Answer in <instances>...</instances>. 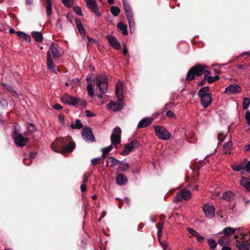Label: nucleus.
<instances>
[{
	"mask_svg": "<svg viewBox=\"0 0 250 250\" xmlns=\"http://www.w3.org/2000/svg\"><path fill=\"white\" fill-rule=\"evenodd\" d=\"M75 147V143L72 141L70 136L58 138L51 144L53 150L63 154L72 151Z\"/></svg>",
	"mask_w": 250,
	"mask_h": 250,
	"instance_id": "f257e3e1",
	"label": "nucleus"
},
{
	"mask_svg": "<svg viewBox=\"0 0 250 250\" xmlns=\"http://www.w3.org/2000/svg\"><path fill=\"white\" fill-rule=\"evenodd\" d=\"M123 83L119 81L116 83L115 93L116 96L118 98V101L115 103L112 100H111L109 103L107 104V108L112 109L113 111H120L123 106Z\"/></svg>",
	"mask_w": 250,
	"mask_h": 250,
	"instance_id": "f03ea898",
	"label": "nucleus"
},
{
	"mask_svg": "<svg viewBox=\"0 0 250 250\" xmlns=\"http://www.w3.org/2000/svg\"><path fill=\"white\" fill-rule=\"evenodd\" d=\"M206 67V66L201 65H195L192 67L188 72L187 80L188 81L192 80L195 76H200L203 74L204 71L206 73V75H208L209 72L205 70Z\"/></svg>",
	"mask_w": 250,
	"mask_h": 250,
	"instance_id": "7ed1b4c3",
	"label": "nucleus"
},
{
	"mask_svg": "<svg viewBox=\"0 0 250 250\" xmlns=\"http://www.w3.org/2000/svg\"><path fill=\"white\" fill-rule=\"evenodd\" d=\"M96 83L101 93L107 92L108 89V78L107 77H101L99 75L96 76Z\"/></svg>",
	"mask_w": 250,
	"mask_h": 250,
	"instance_id": "20e7f679",
	"label": "nucleus"
},
{
	"mask_svg": "<svg viewBox=\"0 0 250 250\" xmlns=\"http://www.w3.org/2000/svg\"><path fill=\"white\" fill-rule=\"evenodd\" d=\"M155 132L156 136L159 139L167 140L170 137L169 132L162 126L158 125L155 126Z\"/></svg>",
	"mask_w": 250,
	"mask_h": 250,
	"instance_id": "39448f33",
	"label": "nucleus"
},
{
	"mask_svg": "<svg viewBox=\"0 0 250 250\" xmlns=\"http://www.w3.org/2000/svg\"><path fill=\"white\" fill-rule=\"evenodd\" d=\"M121 129L118 127L116 126L113 129L110 139L111 142L113 145L116 146L121 143Z\"/></svg>",
	"mask_w": 250,
	"mask_h": 250,
	"instance_id": "423d86ee",
	"label": "nucleus"
},
{
	"mask_svg": "<svg viewBox=\"0 0 250 250\" xmlns=\"http://www.w3.org/2000/svg\"><path fill=\"white\" fill-rule=\"evenodd\" d=\"M191 194L190 191L187 189L184 188L179 192L174 197V201L175 202H179L182 199L188 200L190 199Z\"/></svg>",
	"mask_w": 250,
	"mask_h": 250,
	"instance_id": "0eeeda50",
	"label": "nucleus"
},
{
	"mask_svg": "<svg viewBox=\"0 0 250 250\" xmlns=\"http://www.w3.org/2000/svg\"><path fill=\"white\" fill-rule=\"evenodd\" d=\"M82 136L86 142H93L95 141V138L90 127L84 126L82 130Z\"/></svg>",
	"mask_w": 250,
	"mask_h": 250,
	"instance_id": "6e6552de",
	"label": "nucleus"
},
{
	"mask_svg": "<svg viewBox=\"0 0 250 250\" xmlns=\"http://www.w3.org/2000/svg\"><path fill=\"white\" fill-rule=\"evenodd\" d=\"M78 98L73 97L66 93L61 97V101L65 104L70 105L76 106L78 103Z\"/></svg>",
	"mask_w": 250,
	"mask_h": 250,
	"instance_id": "1a4fd4ad",
	"label": "nucleus"
},
{
	"mask_svg": "<svg viewBox=\"0 0 250 250\" xmlns=\"http://www.w3.org/2000/svg\"><path fill=\"white\" fill-rule=\"evenodd\" d=\"M203 211L206 217L212 219L214 217L215 208L212 204H206L203 207Z\"/></svg>",
	"mask_w": 250,
	"mask_h": 250,
	"instance_id": "9d476101",
	"label": "nucleus"
},
{
	"mask_svg": "<svg viewBox=\"0 0 250 250\" xmlns=\"http://www.w3.org/2000/svg\"><path fill=\"white\" fill-rule=\"evenodd\" d=\"M138 142L136 140H133L130 143L125 145V149L122 151L121 154L123 156L128 155L134 148L138 147Z\"/></svg>",
	"mask_w": 250,
	"mask_h": 250,
	"instance_id": "9b49d317",
	"label": "nucleus"
},
{
	"mask_svg": "<svg viewBox=\"0 0 250 250\" xmlns=\"http://www.w3.org/2000/svg\"><path fill=\"white\" fill-rule=\"evenodd\" d=\"M14 142L16 146L22 147L25 146L27 142V139L24 138L21 134L15 132L13 135Z\"/></svg>",
	"mask_w": 250,
	"mask_h": 250,
	"instance_id": "f8f14e48",
	"label": "nucleus"
},
{
	"mask_svg": "<svg viewBox=\"0 0 250 250\" xmlns=\"http://www.w3.org/2000/svg\"><path fill=\"white\" fill-rule=\"evenodd\" d=\"M241 88L238 84H230L227 86L225 90V93L228 94H234L239 93Z\"/></svg>",
	"mask_w": 250,
	"mask_h": 250,
	"instance_id": "ddd939ff",
	"label": "nucleus"
},
{
	"mask_svg": "<svg viewBox=\"0 0 250 250\" xmlns=\"http://www.w3.org/2000/svg\"><path fill=\"white\" fill-rule=\"evenodd\" d=\"M106 38L112 47L118 50L121 49V44L115 36L111 35H108L106 36Z\"/></svg>",
	"mask_w": 250,
	"mask_h": 250,
	"instance_id": "4468645a",
	"label": "nucleus"
},
{
	"mask_svg": "<svg viewBox=\"0 0 250 250\" xmlns=\"http://www.w3.org/2000/svg\"><path fill=\"white\" fill-rule=\"evenodd\" d=\"M236 247L239 250H250V244L247 241L237 240Z\"/></svg>",
	"mask_w": 250,
	"mask_h": 250,
	"instance_id": "2eb2a0df",
	"label": "nucleus"
},
{
	"mask_svg": "<svg viewBox=\"0 0 250 250\" xmlns=\"http://www.w3.org/2000/svg\"><path fill=\"white\" fill-rule=\"evenodd\" d=\"M201 99V103L202 105L206 108L211 103V94L208 95L206 96H202L201 97H199Z\"/></svg>",
	"mask_w": 250,
	"mask_h": 250,
	"instance_id": "dca6fc26",
	"label": "nucleus"
},
{
	"mask_svg": "<svg viewBox=\"0 0 250 250\" xmlns=\"http://www.w3.org/2000/svg\"><path fill=\"white\" fill-rule=\"evenodd\" d=\"M47 66L48 69L52 72H56L55 65L54 64L52 60L50 51L47 52Z\"/></svg>",
	"mask_w": 250,
	"mask_h": 250,
	"instance_id": "f3484780",
	"label": "nucleus"
},
{
	"mask_svg": "<svg viewBox=\"0 0 250 250\" xmlns=\"http://www.w3.org/2000/svg\"><path fill=\"white\" fill-rule=\"evenodd\" d=\"M221 198L226 201L230 202L234 200L235 194L232 191L228 190L223 193Z\"/></svg>",
	"mask_w": 250,
	"mask_h": 250,
	"instance_id": "a211bd4d",
	"label": "nucleus"
},
{
	"mask_svg": "<svg viewBox=\"0 0 250 250\" xmlns=\"http://www.w3.org/2000/svg\"><path fill=\"white\" fill-rule=\"evenodd\" d=\"M152 119L150 117H145L142 119L138 123V128H144L146 127L152 122Z\"/></svg>",
	"mask_w": 250,
	"mask_h": 250,
	"instance_id": "6ab92c4d",
	"label": "nucleus"
},
{
	"mask_svg": "<svg viewBox=\"0 0 250 250\" xmlns=\"http://www.w3.org/2000/svg\"><path fill=\"white\" fill-rule=\"evenodd\" d=\"M127 181L125 175L123 174H119L116 178V183L120 186L125 185Z\"/></svg>",
	"mask_w": 250,
	"mask_h": 250,
	"instance_id": "aec40b11",
	"label": "nucleus"
},
{
	"mask_svg": "<svg viewBox=\"0 0 250 250\" xmlns=\"http://www.w3.org/2000/svg\"><path fill=\"white\" fill-rule=\"evenodd\" d=\"M75 22L81 35L83 37H84L85 35V31L83 24L81 23V21L79 19L76 18L75 19Z\"/></svg>",
	"mask_w": 250,
	"mask_h": 250,
	"instance_id": "412c9836",
	"label": "nucleus"
},
{
	"mask_svg": "<svg viewBox=\"0 0 250 250\" xmlns=\"http://www.w3.org/2000/svg\"><path fill=\"white\" fill-rule=\"evenodd\" d=\"M16 34L21 41H25L27 42H30V36L25 34V33L21 31H18L16 32Z\"/></svg>",
	"mask_w": 250,
	"mask_h": 250,
	"instance_id": "4be33fe9",
	"label": "nucleus"
},
{
	"mask_svg": "<svg viewBox=\"0 0 250 250\" xmlns=\"http://www.w3.org/2000/svg\"><path fill=\"white\" fill-rule=\"evenodd\" d=\"M240 183L247 190L250 191V179L243 177L240 180Z\"/></svg>",
	"mask_w": 250,
	"mask_h": 250,
	"instance_id": "5701e85b",
	"label": "nucleus"
},
{
	"mask_svg": "<svg viewBox=\"0 0 250 250\" xmlns=\"http://www.w3.org/2000/svg\"><path fill=\"white\" fill-rule=\"evenodd\" d=\"M123 4L125 10V12L126 16H129V15H133L130 5L126 0H122Z\"/></svg>",
	"mask_w": 250,
	"mask_h": 250,
	"instance_id": "b1692460",
	"label": "nucleus"
},
{
	"mask_svg": "<svg viewBox=\"0 0 250 250\" xmlns=\"http://www.w3.org/2000/svg\"><path fill=\"white\" fill-rule=\"evenodd\" d=\"M87 8L91 11H94L97 8V3L95 0H86Z\"/></svg>",
	"mask_w": 250,
	"mask_h": 250,
	"instance_id": "393cba45",
	"label": "nucleus"
},
{
	"mask_svg": "<svg viewBox=\"0 0 250 250\" xmlns=\"http://www.w3.org/2000/svg\"><path fill=\"white\" fill-rule=\"evenodd\" d=\"M232 168L236 171H241L242 174H244L245 172V164L242 163L240 165H235L232 166Z\"/></svg>",
	"mask_w": 250,
	"mask_h": 250,
	"instance_id": "a878e982",
	"label": "nucleus"
},
{
	"mask_svg": "<svg viewBox=\"0 0 250 250\" xmlns=\"http://www.w3.org/2000/svg\"><path fill=\"white\" fill-rule=\"evenodd\" d=\"M108 163L110 164L111 167H114L120 165V164H124V161H121L113 157H108Z\"/></svg>",
	"mask_w": 250,
	"mask_h": 250,
	"instance_id": "bb28decb",
	"label": "nucleus"
},
{
	"mask_svg": "<svg viewBox=\"0 0 250 250\" xmlns=\"http://www.w3.org/2000/svg\"><path fill=\"white\" fill-rule=\"evenodd\" d=\"M236 229L239 230L240 228L234 229L231 227H227L223 229V235L228 237L229 235L234 233Z\"/></svg>",
	"mask_w": 250,
	"mask_h": 250,
	"instance_id": "cd10ccee",
	"label": "nucleus"
},
{
	"mask_svg": "<svg viewBox=\"0 0 250 250\" xmlns=\"http://www.w3.org/2000/svg\"><path fill=\"white\" fill-rule=\"evenodd\" d=\"M232 149V144L231 142L228 141L223 146V151L227 154H230Z\"/></svg>",
	"mask_w": 250,
	"mask_h": 250,
	"instance_id": "c85d7f7f",
	"label": "nucleus"
},
{
	"mask_svg": "<svg viewBox=\"0 0 250 250\" xmlns=\"http://www.w3.org/2000/svg\"><path fill=\"white\" fill-rule=\"evenodd\" d=\"M50 50L54 59H57L60 57V53H59L57 48L55 46L54 43H52L50 46Z\"/></svg>",
	"mask_w": 250,
	"mask_h": 250,
	"instance_id": "c756f323",
	"label": "nucleus"
},
{
	"mask_svg": "<svg viewBox=\"0 0 250 250\" xmlns=\"http://www.w3.org/2000/svg\"><path fill=\"white\" fill-rule=\"evenodd\" d=\"M32 37L38 42H42L43 40L42 34L40 32L33 31L31 33Z\"/></svg>",
	"mask_w": 250,
	"mask_h": 250,
	"instance_id": "7c9ffc66",
	"label": "nucleus"
},
{
	"mask_svg": "<svg viewBox=\"0 0 250 250\" xmlns=\"http://www.w3.org/2000/svg\"><path fill=\"white\" fill-rule=\"evenodd\" d=\"M209 90V88L208 86H204L202 87L198 93V95L199 97H201L202 96H206L208 95H211L210 93L208 92Z\"/></svg>",
	"mask_w": 250,
	"mask_h": 250,
	"instance_id": "2f4dec72",
	"label": "nucleus"
},
{
	"mask_svg": "<svg viewBox=\"0 0 250 250\" xmlns=\"http://www.w3.org/2000/svg\"><path fill=\"white\" fill-rule=\"evenodd\" d=\"M46 2V9L47 16L49 17L52 13V2L51 0H45Z\"/></svg>",
	"mask_w": 250,
	"mask_h": 250,
	"instance_id": "473e14b6",
	"label": "nucleus"
},
{
	"mask_svg": "<svg viewBox=\"0 0 250 250\" xmlns=\"http://www.w3.org/2000/svg\"><path fill=\"white\" fill-rule=\"evenodd\" d=\"M117 27L121 31H123V34L124 35H126L127 34V26L123 22H119Z\"/></svg>",
	"mask_w": 250,
	"mask_h": 250,
	"instance_id": "72a5a7b5",
	"label": "nucleus"
},
{
	"mask_svg": "<svg viewBox=\"0 0 250 250\" xmlns=\"http://www.w3.org/2000/svg\"><path fill=\"white\" fill-rule=\"evenodd\" d=\"M113 148L112 145H110L107 147H105L102 149V157L105 159L106 158L105 154H108Z\"/></svg>",
	"mask_w": 250,
	"mask_h": 250,
	"instance_id": "f704fd0d",
	"label": "nucleus"
},
{
	"mask_svg": "<svg viewBox=\"0 0 250 250\" xmlns=\"http://www.w3.org/2000/svg\"><path fill=\"white\" fill-rule=\"evenodd\" d=\"M71 128L72 129H81L83 127V125L79 119L76 120L75 124H71L70 125Z\"/></svg>",
	"mask_w": 250,
	"mask_h": 250,
	"instance_id": "c9c22d12",
	"label": "nucleus"
},
{
	"mask_svg": "<svg viewBox=\"0 0 250 250\" xmlns=\"http://www.w3.org/2000/svg\"><path fill=\"white\" fill-rule=\"evenodd\" d=\"M129 25L130 28V30H131L132 29H134V25H135V22L134 21V18L133 15H129V16L126 17Z\"/></svg>",
	"mask_w": 250,
	"mask_h": 250,
	"instance_id": "e433bc0d",
	"label": "nucleus"
},
{
	"mask_svg": "<svg viewBox=\"0 0 250 250\" xmlns=\"http://www.w3.org/2000/svg\"><path fill=\"white\" fill-rule=\"evenodd\" d=\"M229 241V238L226 236H221L218 241V244L221 246H223L225 243H227Z\"/></svg>",
	"mask_w": 250,
	"mask_h": 250,
	"instance_id": "4c0bfd02",
	"label": "nucleus"
},
{
	"mask_svg": "<svg viewBox=\"0 0 250 250\" xmlns=\"http://www.w3.org/2000/svg\"><path fill=\"white\" fill-rule=\"evenodd\" d=\"M110 11L112 14L115 17H117L120 12V10L118 7L114 6L111 7Z\"/></svg>",
	"mask_w": 250,
	"mask_h": 250,
	"instance_id": "58836bf2",
	"label": "nucleus"
},
{
	"mask_svg": "<svg viewBox=\"0 0 250 250\" xmlns=\"http://www.w3.org/2000/svg\"><path fill=\"white\" fill-rule=\"evenodd\" d=\"M163 223L162 224V225L159 227L158 225H156V227L158 229L157 232V238L159 242H160L161 237L162 236V227H163Z\"/></svg>",
	"mask_w": 250,
	"mask_h": 250,
	"instance_id": "ea45409f",
	"label": "nucleus"
},
{
	"mask_svg": "<svg viewBox=\"0 0 250 250\" xmlns=\"http://www.w3.org/2000/svg\"><path fill=\"white\" fill-rule=\"evenodd\" d=\"M77 106L79 108H84L86 106V102L84 100L78 98Z\"/></svg>",
	"mask_w": 250,
	"mask_h": 250,
	"instance_id": "a19ab883",
	"label": "nucleus"
},
{
	"mask_svg": "<svg viewBox=\"0 0 250 250\" xmlns=\"http://www.w3.org/2000/svg\"><path fill=\"white\" fill-rule=\"evenodd\" d=\"M250 104V100L248 98H245L243 102V109L247 110Z\"/></svg>",
	"mask_w": 250,
	"mask_h": 250,
	"instance_id": "79ce46f5",
	"label": "nucleus"
},
{
	"mask_svg": "<svg viewBox=\"0 0 250 250\" xmlns=\"http://www.w3.org/2000/svg\"><path fill=\"white\" fill-rule=\"evenodd\" d=\"M86 88H87L88 95L91 97H93L94 96V94L93 86L92 84L89 83L87 85Z\"/></svg>",
	"mask_w": 250,
	"mask_h": 250,
	"instance_id": "37998d69",
	"label": "nucleus"
},
{
	"mask_svg": "<svg viewBox=\"0 0 250 250\" xmlns=\"http://www.w3.org/2000/svg\"><path fill=\"white\" fill-rule=\"evenodd\" d=\"M208 244L209 246V248L212 250H215L217 246L216 241L212 239H208Z\"/></svg>",
	"mask_w": 250,
	"mask_h": 250,
	"instance_id": "c03bdc74",
	"label": "nucleus"
},
{
	"mask_svg": "<svg viewBox=\"0 0 250 250\" xmlns=\"http://www.w3.org/2000/svg\"><path fill=\"white\" fill-rule=\"evenodd\" d=\"M88 42L87 45H92L93 43L98 44V46H100L99 44L98 43V41L90 37H87Z\"/></svg>",
	"mask_w": 250,
	"mask_h": 250,
	"instance_id": "a18cd8bd",
	"label": "nucleus"
},
{
	"mask_svg": "<svg viewBox=\"0 0 250 250\" xmlns=\"http://www.w3.org/2000/svg\"><path fill=\"white\" fill-rule=\"evenodd\" d=\"M163 250H170L167 243L165 241L159 242Z\"/></svg>",
	"mask_w": 250,
	"mask_h": 250,
	"instance_id": "49530a36",
	"label": "nucleus"
},
{
	"mask_svg": "<svg viewBox=\"0 0 250 250\" xmlns=\"http://www.w3.org/2000/svg\"><path fill=\"white\" fill-rule=\"evenodd\" d=\"M219 79V77L218 76H215L214 77L208 76L207 78V81L210 83H211Z\"/></svg>",
	"mask_w": 250,
	"mask_h": 250,
	"instance_id": "de8ad7c7",
	"label": "nucleus"
},
{
	"mask_svg": "<svg viewBox=\"0 0 250 250\" xmlns=\"http://www.w3.org/2000/svg\"><path fill=\"white\" fill-rule=\"evenodd\" d=\"M62 3L67 7H70L73 4V0H62Z\"/></svg>",
	"mask_w": 250,
	"mask_h": 250,
	"instance_id": "09e8293b",
	"label": "nucleus"
},
{
	"mask_svg": "<svg viewBox=\"0 0 250 250\" xmlns=\"http://www.w3.org/2000/svg\"><path fill=\"white\" fill-rule=\"evenodd\" d=\"M245 119L248 125H250V111L249 110H247L245 112Z\"/></svg>",
	"mask_w": 250,
	"mask_h": 250,
	"instance_id": "8fccbe9b",
	"label": "nucleus"
},
{
	"mask_svg": "<svg viewBox=\"0 0 250 250\" xmlns=\"http://www.w3.org/2000/svg\"><path fill=\"white\" fill-rule=\"evenodd\" d=\"M36 130L35 127L32 125L31 124H30L28 126H27V133L28 134V132H30V133H33Z\"/></svg>",
	"mask_w": 250,
	"mask_h": 250,
	"instance_id": "3c124183",
	"label": "nucleus"
},
{
	"mask_svg": "<svg viewBox=\"0 0 250 250\" xmlns=\"http://www.w3.org/2000/svg\"><path fill=\"white\" fill-rule=\"evenodd\" d=\"M74 12L79 16L82 15V9L79 6H75L73 7Z\"/></svg>",
	"mask_w": 250,
	"mask_h": 250,
	"instance_id": "603ef678",
	"label": "nucleus"
},
{
	"mask_svg": "<svg viewBox=\"0 0 250 250\" xmlns=\"http://www.w3.org/2000/svg\"><path fill=\"white\" fill-rule=\"evenodd\" d=\"M188 229L189 233H190L193 236L196 237L199 234V233L197 231L191 228H188Z\"/></svg>",
	"mask_w": 250,
	"mask_h": 250,
	"instance_id": "864d4df0",
	"label": "nucleus"
},
{
	"mask_svg": "<svg viewBox=\"0 0 250 250\" xmlns=\"http://www.w3.org/2000/svg\"><path fill=\"white\" fill-rule=\"evenodd\" d=\"M0 107L6 108L8 105L7 102L4 100L2 99L0 101Z\"/></svg>",
	"mask_w": 250,
	"mask_h": 250,
	"instance_id": "5fc2aeb1",
	"label": "nucleus"
},
{
	"mask_svg": "<svg viewBox=\"0 0 250 250\" xmlns=\"http://www.w3.org/2000/svg\"><path fill=\"white\" fill-rule=\"evenodd\" d=\"M120 165L123 166L120 167L121 169L123 171L126 170L129 168V166L127 163L124 162V164H120Z\"/></svg>",
	"mask_w": 250,
	"mask_h": 250,
	"instance_id": "6e6d98bb",
	"label": "nucleus"
},
{
	"mask_svg": "<svg viewBox=\"0 0 250 250\" xmlns=\"http://www.w3.org/2000/svg\"><path fill=\"white\" fill-rule=\"evenodd\" d=\"M4 85L8 90L11 91L14 93V94L13 95L14 96L17 95L16 92L13 90V88L11 85L7 84H4Z\"/></svg>",
	"mask_w": 250,
	"mask_h": 250,
	"instance_id": "4d7b16f0",
	"label": "nucleus"
},
{
	"mask_svg": "<svg viewBox=\"0 0 250 250\" xmlns=\"http://www.w3.org/2000/svg\"><path fill=\"white\" fill-rule=\"evenodd\" d=\"M56 27L60 30H62V27L60 19H58L56 23Z\"/></svg>",
	"mask_w": 250,
	"mask_h": 250,
	"instance_id": "13d9d810",
	"label": "nucleus"
},
{
	"mask_svg": "<svg viewBox=\"0 0 250 250\" xmlns=\"http://www.w3.org/2000/svg\"><path fill=\"white\" fill-rule=\"evenodd\" d=\"M59 121L61 124H63L64 122V116L62 114H60L59 115Z\"/></svg>",
	"mask_w": 250,
	"mask_h": 250,
	"instance_id": "bf43d9fd",
	"label": "nucleus"
},
{
	"mask_svg": "<svg viewBox=\"0 0 250 250\" xmlns=\"http://www.w3.org/2000/svg\"><path fill=\"white\" fill-rule=\"evenodd\" d=\"M166 115L167 117L172 118L174 117V114L170 110H168L166 112Z\"/></svg>",
	"mask_w": 250,
	"mask_h": 250,
	"instance_id": "052dcab7",
	"label": "nucleus"
},
{
	"mask_svg": "<svg viewBox=\"0 0 250 250\" xmlns=\"http://www.w3.org/2000/svg\"><path fill=\"white\" fill-rule=\"evenodd\" d=\"M196 237L197 241L199 243H202L204 241V237L201 236L199 234Z\"/></svg>",
	"mask_w": 250,
	"mask_h": 250,
	"instance_id": "680f3d73",
	"label": "nucleus"
},
{
	"mask_svg": "<svg viewBox=\"0 0 250 250\" xmlns=\"http://www.w3.org/2000/svg\"><path fill=\"white\" fill-rule=\"evenodd\" d=\"M226 138V136L223 134H219L218 135V139L220 142H222L225 138Z\"/></svg>",
	"mask_w": 250,
	"mask_h": 250,
	"instance_id": "e2e57ef3",
	"label": "nucleus"
},
{
	"mask_svg": "<svg viewBox=\"0 0 250 250\" xmlns=\"http://www.w3.org/2000/svg\"><path fill=\"white\" fill-rule=\"evenodd\" d=\"M245 172H250V161L245 164Z\"/></svg>",
	"mask_w": 250,
	"mask_h": 250,
	"instance_id": "0e129e2a",
	"label": "nucleus"
},
{
	"mask_svg": "<svg viewBox=\"0 0 250 250\" xmlns=\"http://www.w3.org/2000/svg\"><path fill=\"white\" fill-rule=\"evenodd\" d=\"M99 161V158H95L91 160V165H94V166L96 165L98 163Z\"/></svg>",
	"mask_w": 250,
	"mask_h": 250,
	"instance_id": "69168bd1",
	"label": "nucleus"
},
{
	"mask_svg": "<svg viewBox=\"0 0 250 250\" xmlns=\"http://www.w3.org/2000/svg\"><path fill=\"white\" fill-rule=\"evenodd\" d=\"M85 113H86V116H87V117H91L94 116L95 115L94 113L91 112L88 110H86L85 111Z\"/></svg>",
	"mask_w": 250,
	"mask_h": 250,
	"instance_id": "338daca9",
	"label": "nucleus"
},
{
	"mask_svg": "<svg viewBox=\"0 0 250 250\" xmlns=\"http://www.w3.org/2000/svg\"><path fill=\"white\" fill-rule=\"evenodd\" d=\"M53 108L56 110H60L62 108V106L60 104H56L53 106Z\"/></svg>",
	"mask_w": 250,
	"mask_h": 250,
	"instance_id": "774afa93",
	"label": "nucleus"
}]
</instances>
